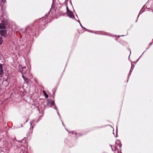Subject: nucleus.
<instances>
[{
    "instance_id": "obj_1",
    "label": "nucleus",
    "mask_w": 153,
    "mask_h": 153,
    "mask_svg": "<svg viewBox=\"0 0 153 153\" xmlns=\"http://www.w3.org/2000/svg\"><path fill=\"white\" fill-rule=\"evenodd\" d=\"M48 104L50 107H53L55 109H56L57 114L59 115V116L60 117V115L59 112L58 110L57 109V108L54 103V101L52 100H49L48 102Z\"/></svg>"
},
{
    "instance_id": "obj_2",
    "label": "nucleus",
    "mask_w": 153,
    "mask_h": 153,
    "mask_svg": "<svg viewBox=\"0 0 153 153\" xmlns=\"http://www.w3.org/2000/svg\"><path fill=\"white\" fill-rule=\"evenodd\" d=\"M19 72L22 73V75L25 74H26L27 70L26 66L23 67L22 65H19Z\"/></svg>"
},
{
    "instance_id": "obj_3",
    "label": "nucleus",
    "mask_w": 153,
    "mask_h": 153,
    "mask_svg": "<svg viewBox=\"0 0 153 153\" xmlns=\"http://www.w3.org/2000/svg\"><path fill=\"white\" fill-rule=\"evenodd\" d=\"M7 24V22L6 21L2 20L0 23V29H6V26Z\"/></svg>"
},
{
    "instance_id": "obj_4",
    "label": "nucleus",
    "mask_w": 153,
    "mask_h": 153,
    "mask_svg": "<svg viewBox=\"0 0 153 153\" xmlns=\"http://www.w3.org/2000/svg\"><path fill=\"white\" fill-rule=\"evenodd\" d=\"M19 151H20L19 153H27V150H25V147L24 146H21V147L19 148Z\"/></svg>"
},
{
    "instance_id": "obj_5",
    "label": "nucleus",
    "mask_w": 153,
    "mask_h": 153,
    "mask_svg": "<svg viewBox=\"0 0 153 153\" xmlns=\"http://www.w3.org/2000/svg\"><path fill=\"white\" fill-rule=\"evenodd\" d=\"M5 29H4V30L0 31V34L2 36H6L7 33Z\"/></svg>"
},
{
    "instance_id": "obj_6",
    "label": "nucleus",
    "mask_w": 153,
    "mask_h": 153,
    "mask_svg": "<svg viewBox=\"0 0 153 153\" xmlns=\"http://www.w3.org/2000/svg\"><path fill=\"white\" fill-rule=\"evenodd\" d=\"M68 16L71 18H74V16L73 13L71 11H68L67 12Z\"/></svg>"
},
{
    "instance_id": "obj_7",
    "label": "nucleus",
    "mask_w": 153,
    "mask_h": 153,
    "mask_svg": "<svg viewBox=\"0 0 153 153\" xmlns=\"http://www.w3.org/2000/svg\"><path fill=\"white\" fill-rule=\"evenodd\" d=\"M30 30V31H29V33H33V34H32V35H34L36 33V32L37 31L34 29L33 28H33H31Z\"/></svg>"
},
{
    "instance_id": "obj_8",
    "label": "nucleus",
    "mask_w": 153,
    "mask_h": 153,
    "mask_svg": "<svg viewBox=\"0 0 153 153\" xmlns=\"http://www.w3.org/2000/svg\"><path fill=\"white\" fill-rule=\"evenodd\" d=\"M43 93L44 94L45 97L46 98H48V95L46 94L45 91H43Z\"/></svg>"
},
{
    "instance_id": "obj_9",
    "label": "nucleus",
    "mask_w": 153,
    "mask_h": 153,
    "mask_svg": "<svg viewBox=\"0 0 153 153\" xmlns=\"http://www.w3.org/2000/svg\"><path fill=\"white\" fill-rule=\"evenodd\" d=\"M3 70H0V76L1 77H2L3 76Z\"/></svg>"
},
{
    "instance_id": "obj_10",
    "label": "nucleus",
    "mask_w": 153,
    "mask_h": 153,
    "mask_svg": "<svg viewBox=\"0 0 153 153\" xmlns=\"http://www.w3.org/2000/svg\"><path fill=\"white\" fill-rule=\"evenodd\" d=\"M78 22L79 23V24H80V26H81V27H82V28L83 29H84L85 30H86V28L85 27H83L82 25L80 23V21H78Z\"/></svg>"
},
{
    "instance_id": "obj_11",
    "label": "nucleus",
    "mask_w": 153,
    "mask_h": 153,
    "mask_svg": "<svg viewBox=\"0 0 153 153\" xmlns=\"http://www.w3.org/2000/svg\"><path fill=\"white\" fill-rule=\"evenodd\" d=\"M3 65L1 64H0V70H3Z\"/></svg>"
},
{
    "instance_id": "obj_12",
    "label": "nucleus",
    "mask_w": 153,
    "mask_h": 153,
    "mask_svg": "<svg viewBox=\"0 0 153 153\" xmlns=\"http://www.w3.org/2000/svg\"><path fill=\"white\" fill-rule=\"evenodd\" d=\"M24 81L26 82H28V79L26 77H25V78L24 79Z\"/></svg>"
},
{
    "instance_id": "obj_13",
    "label": "nucleus",
    "mask_w": 153,
    "mask_h": 153,
    "mask_svg": "<svg viewBox=\"0 0 153 153\" xmlns=\"http://www.w3.org/2000/svg\"><path fill=\"white\" fill-rule=\"evenodd\" d=\"M133 70V68H132V67H131V68L130 70V72H129V76L130 75L131 73L132 72Z\"/></svg>"
},
{
    "instance_id": "obj_14",
    "label": "nucleus",
    "mask_w": 153,
    "mask_h": 153,
    "mask_svg": "<svg viewBox=\"0 0 153 153\" xmlns=\"http://www.w3.org/2000/svg\"><path fill=\"white\" fill-rule=\"evenodd\" d=\"M3 40L2 38H0V45H1L2 43Z\"/></svg>"
},
{
    "instance_id": "obj_15",
    "label": "nucleus",
    "mask_w": 153,
    "mask_h": 153,
    "mask_svg": "<svg viewBox=\"0 0 153 153\" xmlns=\"http://www.w3.org/2000/svg\"><path fill=\"white\" fill-rule=\"evenodd\" d=\"M70 133H72V134H74L75 135L76 134V133L75 132V131H71L70 132Z\"/></svg>"
},
{
    "instance_id": "obj_16",
    "label": "nucleus",
    "mask_w": 153,
    "mask_h": 153,
    "mask_svg": "<svg viewBox=\"0 0 153 153\" xmlns=\"http://www.w3.org/2000/svg\"><path fill=\"white\" fill-rule=\"evenodd\" d=\"M34 122V120H33L32 122H30V125L31 126H32L33 123Z\"/></svg>"
},
{
    "instance_id": "obj_17",
    "label": "nucleus",
    "mask_w": 153,
    "mask_h": 153,
    "mask_svg": "<svg viewBox=\"0 0 153 153\" xmlns=\"http://www.w3.org/2000/svg\"><path fill=\"white\" fill-rule=\"evenodd\" d=\"M2 2H3L4 4L6 2V0H1Z\"/></svg>"
},
{
    "instance_id": "obj_18",
    "label": "nucleus",
    "mask_w": 153,
    "mask_h": 153,
    "mask_svg": "<svg viewBox=\"0 0 153 153\" xmlns=\"http://www.w3.org/2000/svg\"><path fill=\"white\" fill-rule=\"evenodd\" d=\"M66 9H67V12H68V11H70V10H68V7L67 6L66 7Z\"/></svg>"
},
{
    "instance_id": "obj_19",
    "label": "nucleus",
    "mask_w": 153,
    "mask_h": 153,
    "mask_svg": "<svg viewBox=\"0 0 153 153\" xmlns=\"http://www.w3.org/2000/svg\"><path fill=\"white\" fill-rule=\"evenodd\" d=\"M124 36V35H121V36L118 35V37L119 38V37H120V36Z\"/></svg>"
},
{
    "instance_id": "obj_20",
    "label": "nucleus",
    "mask_w": 153,
    "mask_h": 153,
    "mask_svg": "<svg viewBox=\"0 0 153 153\" xmlns=\"http://www.w3.org/2000/svg\"><path fill=\"white\" fill-rule=\"evenodd\" d=\"M85 30L87 31H88L90 32H93V31H90L89 30H87L86 29V30Z\"/></svg>"
},
{
    "instance_id": "obj_21",
    "label": "nucleus",
    "mask_w": 153,
    "mask_h": 153,
    "mask_svg": "<svg viewBox=\"0 0 153 153\" xmlns=\"http://www.w3.org/2000/svg\"><path fill=\"white\" fill-rule=\"evenodd\" d=\"M22 77L23 79L25 78V77L24 76V74L22 75Z\"/></svg>"
},
{
    "instance_id": "obj_22",
    "label": "nucleus",
    "mask_w": 153,
    "mask_h": 153,
    "mask_svg": "<svg viewBox=\"0 0 153 153\" xmlns=\"http://www.w3.org/2000/svg\"><path fill=\"white\" fill-rule=\"evenodd\" d=\"M112 145H111V149H112V150L113 151V148L112 147Z\"/></svg>"
},
{
    "instance_id": "obj_23",
    "label": "nucleus",
    "mask_w": 153,
    "mask_h": 153,
    "mask_svg": "<svg viewBox=\"0 0 153 153\" xmlns=\"http://www.w3.org/2000/svg\"><path fill=\"white\" fill-rule=\"evenodd\" d=\"M151 10L153 11V6L151 7Z\"/></svg>"
},
{
    "instance_id": "obj_24",
    "label": "nucleus",
    "mask_w": 153,
    "mask_h": 153,
    "mask_svg": "<svg viewBox=\"0 0 153 153\" xmlns=\"http://www.w3.org/2000/svg\"><path fill=\"white\" fill-rule=\"evenodd\" d=\"M95 33L96 34H97L98 33V32L97 31H96L95 32Z\"/></svg>"
},
{
    "instance_id": "obj_25",
    "label": "nucleus",
    "mask_w": 153,
    "mask_h": 153,
    "mask_svg": "<svg viewBox=\"0 0 153 153\" xmlns=\"http://www.w3.org/2000/svg\"><path fill=\"white\" fill-rule=\"evenodd\" d=\"M22 140H20V141H19V142H20V143H21V142H22Z\"/></svg>"
},
{
    "instance_id": "obj_26",
    "label": "nucleus",
    "mask_w": 153,
    "mask_h": 153,
    "mask_svg": "<svg viewBox=\"0 0 153 153\" xmlns=\"http://www.w3.org/2000/svg\"><path fill=\"white\" fill-rule=\"evenodd\" d=\"M116 150V148H115V147H114V150L115 151Z\"/></svg>"
},
{
    "instance_id": "obj_27",
    "label": "nucleus",
    "mask_w": 153,
    "mask_h": 153,
    "mask_svg": "<svg viewBox=\"0 0 153 153\" xmlns=\"http://www.w3.org/2000/svg\"><path fill=\"white\" fill-rule=\"evenodd\" d=\"M139 14H139V15H138V16H137V18L139 17Z\"/></svg>"
},
{
    "instance_id": "obj_28",
    "label": "nucleus",
    "mask_w": 153,
    "mask_h": 153,
    "mask_svg": "<svg viewBox=\"0 0 153 153\" xmlns=\"http://www.w3.org/2000/svg\"><path fill=\"white\" fill-rule=\"evenodd\" d=\"M27 121H28V120H27L26 121V122H25V123H26L27 122Z\"/></svg>"
},
{
    "instance_id": "obj_29",
    "label": "nucleus",
    "mask_w": 153,
    "mask_h": 153,
    "mask_svg": "<svg viewBox=\"0 0 153 153\" xmlns=\"http://www.w3.org/2000/svg\"><path fill=\"white\" fill-rule=\"evenodd\" d=\"M121 146H121V145H120V147H121Z\"/></svg>"
},
{
    "instance_id": "obj_30",
    "label": "nucleus",
    "mask_w": 153,
    "mask_h": 153,
    "mask_svg": "<svg viewBox=\"0 0 153 153\" xmlns=\"http://www.w3.org/2000/svg\"><path fill=\"white\" fill-rule=\"evenodd\" d=\"M32 128H33V126H32Z\"/></svg>"
},
{
    "instance_id": "obj_31",
    "label": "nucleus",
    "mask_w": 153,
    "mask_h": 153,
    "mask_svg": "<svg viewBox=\"0 0 153 153\" xmlns=\"http://www.w3.org/2000/svg\"><path fill=\"white\" fill-rule=\"evenodd\" d=\"M130 53H131V51H130Z\"/></svg>"
},
{
    "instance_id": "obj_32",
    "label": "nucleus",
    "mask_w": 153,
    "mask_h": 153,
    "mask_svg": "<svg viewBox=\"0 0 153 153\" xmlns=\"http://www.w3.org/2000/svg\"><path fill=\"white\" fill-rule=\"evenodd\" d=\"M62 124H63V123H62Z\"/></svg>"
}]
</instances>
